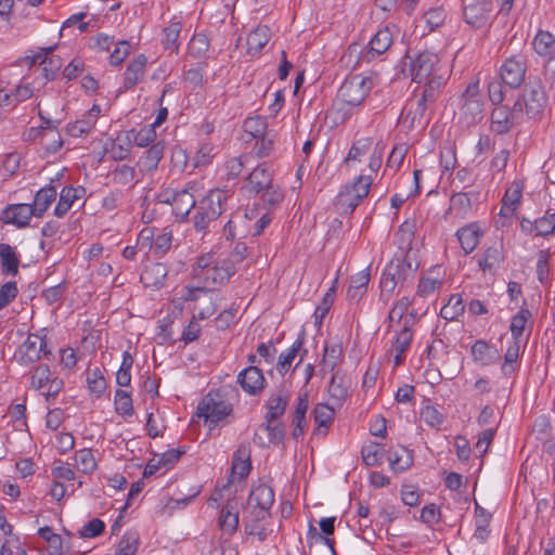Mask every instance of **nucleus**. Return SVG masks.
<instances>
[{
  "label": "nucleus",
  "mask_w": 555,
  "mask_h": 555,
  "mask_svg": "<svg viewBox=\"0 0 555 555\" xmlns=\"http://www.w3.org/2000/svg\"><path fill=\"white\" fill-rule=\"evenodd\" d=\"M270 39V29L268 26L260 25L250 31L247 36V52L250 55L258 54Z\"/></svg>",
  "instance_id": "nucleus-28"
},
{
  "label": "nucleus",
  "mask_w": 555,
  "mask_h": 555,
  "mask_svg": "<svg viewBox=\"0 0 555 555\" xmlns=\"http://www.w3.org/2000/svg\"><path fill=\"white\" fill-rule=\"evenodd\" d=\"M78 192H86V190L82 186H64L61 190L59 203L54 209V215L57 218H62L67 214L74 202L79 198Z\"/></svg>",
  "instance_id": "nucleus-29"
},
{
  "label": "nucleus",
  "mask_w": 555,
  "mask_h": 555,
  "mask_svg": "<svg viewBox=\"0 0 555 555\" xmlns=\"http://www.w3.org/2000/svg\"><path fill=\"white\" fill-rule=\"evenodd\" d=\"M465 310L462 296L459 294L451 295L447 305L440 310V317L447 321H453Z\"/></svg>",
  "instance_id": "nucleus-44"
},
{
  "label": "nucleus",
  "mask_w": 555,
  "mask_h": 555,
  "mask_svg": "<svg viewBox=\"0 0 555 555\" xmlns=\"http://www.w3.org/2000/svg\"><path fill=\"white\" fill-rule=\"evenodd\" d=\"M550 251L548 249H542L539 251L537 261V278L541 284L548 282L550 275Z\"/></svg>",
  "instance_id": "nucleus-62"
},
{
  "label": "nucleus",
  "mask_w": 555,
  "mask_h": 555,
  "mask_svg": "<svg viewBox=\"0 0 555 555\" xmlns=\"http://www.w3.org/2000/svg\"><path fill=\"white\" fill-rule=\"evenodd\" d=\"M349 387L350 382L346 378V376L337 372L332 376L328 386L330 396L339 401L345 400L348 396Z\"/></svg>",
  "instance_id": "nucleus-43"
},
{
  "label": "nucleus",
  "mask_w": 555,
  "mask_h": 555,
  "mask_svg": "<svg viewBox=\"0 0 555 555\" xmlns=\"http://www.w3.org/2000/svg\"><path fill=\"white\" fill-rule=\"evenodd\" d=\"M259 194L263 205L268 209L278 207L284 199V194L281 188L278 184H274L273 181L261 190Z\"/></svg>",
  "instance_id": "nucleus-47"
},
{
  "label": "nucleus",
  "mask_w": 555,
  "mask_h": 555,
  "mask_svg": "<svg viewBox=\"0 0 555 555\" xmlns=\"http://www.w3.org/2000/svg\"><path fill=\"white\" fill-rule=\"evenodd\" d=\"M529 318H531V312L525 307H521L520 310L512 318L509 330L514 340H520Z\"/></svg>",
  "instance_id": "nucleus-54"
},
{
  "label": "nucleus",
  "mask_w": 555,
  "mask_h": 555,
  "mask_svg": "<svg viewBox=\"0 0 555 555\" xmlns=\"http://www.w3.org/2000/svg\"><path fill=\"white\" fill-rule=\"evenodd\" d=\"M234 392V388L223 386L209 390L199 401L196 414L204 418L209 430L231 423L229 417L233 415V403L229 401V397Z\"/></svg>",
  "instance_id": "nucleus-2"
},
{
  "label": "nucleus",
  "mask_w": 555,
  "mask_h": 555,
  "mask_svg": "<svg viewBox=\"0 0 555 555\" xmlns=\"http://www.w3.org/2000/svg\"><path fill=\"white\" fill-rule=\"evenodd\" d=\"M472 354L482 365L494 363L499 358L496 349L491 348L485 340H477L472 347Z\"/></svg>",
  "instance_id": "nucleus-34"
},
{
  "label": "nucleus",
  "mask_w": 555,
  "mask_h": 555,
  "mask_svg": "<svg viewBox=\"0 0 555 555\" xmlns=\"http://www.w3.org/2000/svg\"><path fill=\"white\" fill-rule=\"evenodd\" d=\"M493 8V0H476L463 9V18L466 24L475 29L485 27Z\"/></svg>",
  "instance_id": "nucleus-10"
},
{
  "label": "nucleus",
  "mask_w": 555,
  "mask_h": 555,
  "mask_svg": "<svg viewBox=\"0 0 555 555\" xmlns=\"http://www.w3.org/2000/svg\"><path fill=\"white\" fill-rule=\"evenodd\" d=\"M140 535L135 530H127L122 535L115 555H134L138 551Z\"/></svg>",
  "instance_id": "nucleus-45"
},
{
  "label": "nucleus",
  "mask_w": 555,
  "mask_h": 555,
  "mask_svg": "<svg viewBox=\"0 0 555 555\" xmlns=\"http://www.w3.org/2000/svg\"><path fill=\"white\" fill-rule=\"evenodd\" d=\"M165 142L158 141L152 144L146 151H144L143 155L139 158L137 165L140 171H153L158 167L160 159L164 156Z\"/></svg>",
  "instance_id": "nucleus-22"
},
{
  "label": "nucleus",
  "mask_w": 555,
  "mask_h": 555,
  "mask_svg": "<svg viewBox=\"0 0 555 555\" xmlns=\"http://www.w3.org/2000/svg\"><path fill=\"white\" fill-rule=\"evenodd\" d=\"M267 129V121L260 116L248 117L244 121V130L251 134L253 138L258 139L261 137Z\"/></svg>",
  "instance_id": "nucleus-64"
},
{
  "label": "nucleus",
  "mask_w": 555,
  "mask_h": 555,
  "mask_svg": "<svg viewBox=\"0 0 555 555\" xmlns=\"http://www.w3.org/2000/svg\"><path fill=\"white\" fill-rule=\"evenodd\" d=\"M409 60V72L413 81L422 82L430 80L434 76H444L440 73L439 57L436 53L423 51L412 56L406 52L403 57V64L406 65Z\"/></svg>",
  "instance_id": "nucleus-5"
},
{
  "label": "nucleus",
  "mask_w": 555,
  "mask_h": 555,
  "mask_svg": "<svg viewBox=\"0 0 555 555\" xmlns=\"http://www.w3.org/2000/svg\"><path fill=\"white\" fill-rule=\"evenodd\" d=\"M182 29V24L180 22H171L167 27L164 28V38L162 40V44L165 50H169L178 54L179 44L178 39Z\"/></svg>",
  "instance_id": "nucleus-40"
},
{
  "label": "nucleus",
  "mask_w": 555,
  "mask_h": 555,
  "mask_svg": "<svg viewBox=\"0 0 555 555\" xmlns=\"http://www.w3.org/2000/svg\"><path fill=\"white\" fill-rule=\"evenodd\" d=\"M146 62L145 55L140 54L128 64L124 74V88L126 90L132 89L142 79Z\"/></svg>",
  "instance_id": "nucleus-24"
},
{
  "label": "nucleus",
  "mask_w": 555,
  "mask_h": 555,
  "mask_svg": "<svg viewBox=\"0 0 555 555\" xmlns=\"http://www.w3.org/2000/svg\"><path fill=\"white\" fill-rule=\"evenodd\" d=\"M168 274V270L164 263L156 262L144 269L141 273V282L145 284V286L153 287H162L164 285L165 279Z\"/></svg>",
  "instance_id": "nucleus-27"
},
{
  "label": "nucleus",
  "mask_w": 555,
  "mask_h": 555,
  "mask_svg": "<svg viewBox=\"0 0 555 555\" xmlns=\"http://www.w3.org/2000/svg\"><path fill=\"white\" fill-rule=\"evenodd\" d=\"M55 48L56 44H53L48 48H40L34 56L29 57L30 65H34L37 62H39V65L41 66L42 70V76L46 78L47 81L54 80L62 66V60L60 56H49V54L53 52Z\"/></svg>",
  "instance_id": "nucleus-12"
},
{
  "label": "nucleus",
  "mask_w": 555,
  "mask_h": 555,
  "mask_svg": "<svg viewBox=\"0 0 555 555\" xmlns=\"http://www.w3.org/2000/svg\"><path fill=\"white\" fill-rule=\"evenodd\" d=\"M88 389L91 395L100 398L106 389V379L100 369L88 371L87 373Z\"/></svg>",
  "instance_id": "nucleus-50"
},
{
  "label": "nucleus",
  "mask_w": 555,
  "mask_h": 555,
  "mask_svg": "<svg viewBox=\"0 0 555 555\" xmlns=\"http://www.w3.org/2000/svg\"><path fill=\"white\" fill-rule=\"evenodd\" d=\"M384 449L379 443H371L362 448L361 455L366 466H375L379 464L382 452Z\"/></svg>",
  "instance_id": "nucleus-61"
},
{
  "label": "nucleus",
  "mask_w": 555,
  "mask_h": 555,
  "mask_svg": "<svg viewBox=\"0 0 555 555\" xmlns=\"http://www.w3.org/2000/svg\"><path fill=\"white\" fill-rule=\"evenodd\" d=\"M288 399L289 395L284 388H279L275 393H271L266 402L268 412L264 415V421H280L281 416L285 413Z\"/></svg>",
  "instance_id": "nucleus-19"
},
{
  "label": "nucleus",
  "mask_w": 555,
  "mask_h": 555,
  "mask_svg": "<svg viewBox=\"0 0 555 555\" xmlns=\"http://www.w3.org/2000/svg\"><path fill=\"white\" fill-rule=\"evenodd\" d=\"M259 430L267 433L268 443L281 444L285 439V427L280 421H266L259 425Z\"/></svg>",
  "instance_id": "nucleus-46"
},
{
  "label": "nucleus",
  "mask_w": 555,
  "mask_h": 555,
  "mask_svg": "<svg viewBox=\"0 0 555 555\" xmlns=\"http://www.w3.org/2000/svg\"><path fill=\"white\" fill-rule=\"evenodd\" d=\"M248 503L257 508L254 514L255 520H263L274 503L273 489L267 485L255 487L249 494Z\"/></svg>",
  "instance_id": "nucleus-11"
},
{
  "label": "nucleus",
  "mask_w": 555,
  "mask_h": 555,
  "mask_svg": "<svg viewBox=\"0 0 555 555\" xmlns=\"http://www.w3.org/2000/svg\"><path fill=\"white\" fill-rule=\"evenodd\" d=\"M548 87L544 77L530 75L516 102L521 103L522 112L531 119H540L548 105Z\"/></svg>",
  "instance_id": "nucleus-3"
},
{
  "label": "nucleus",
  "mask_w": 555,
  "mask_h": 555,
  "mask_svg": "<svg viewBox=\"0 0 555 555\" xmlns=\"http://www.w3.org/2000/svg\"><path fill=\"white\" fill-rule=\"evenodd\" d=\"M555 232V210L547 209L545 214L535 219V236L547 237Z\"/></svg>",
  "instance_id": "nucleus-49"
},
{
  "label": "nucleus",
  "mask_w": 555,
  "mask_h": 555,
  "mask_svg": "<svg viewBox=\"0 0 555 555\" xmlns=\"http://www.w3.org/2000/svg\"><path fill=\"white\" fill-rule=\"evenodd\" d=\"M369 282L370 273L366 270L353 275L347 291L348 298L358 301L366 293Z\"/></svg>",
  "instance_id": "nucleus-36"
},
{
  "label": "nucleus",
  "mask_w": 555,
  "mask_h": 555,
  "mask_svg": "<svg viewBox=\"0 0 555 555\" xmlns=\"http://www.w3.org/2000/svg\"><path fill=\"white\" fill-rule=\"evenodd\" d=\"M33 216L35 217V214L30 204H11L2 210L0 220L7 224L25 228Z\"/></svg>",
  "instance_id": "nucleus-14"
},
{
  "label": "nucleus",
  "mask_w": 555,
  "mask_h": 555,
  "mask_svg": "<svg viewBox=\"0 0 555 555\" xmlns=\"http://www.w3.org/2000/svg\"><path fill=\"white\" fill-rule=\"evenodd\" d=\"M393 33L391 27L379 29L371 39L369 50L362 54V60L371 62L374 57L384 54L391 46Z\"/></svg>",
  "instance_id": "nucleus-15"
},
{
  "label": "nucleus",
  "mask_w": 555,
  "mask_h": 555,
  "mask_svg": "<svg viewBox=\"0 0 555 555\" xmlns=\"http://www.w3.org/2000/svg\"><path fill=\"white\" fill-rule=\"evenodd\" d=\"M343 357L341 343L325 344L322 357V371L333 372L337 366L338 360Z\"/></svg>",
  "instance_id": "nucleus-39"
},
{
  "label": "nucleus",
  "mask_w": 555,
  "mask_h": 555,
  "mask_svg": "<svg viewBox=\"0 0 555 555\" xmlns=\"http://www.w3.org/2000/svg\"><path fill=\"white\" fill-rule=\"evenodd\" d=\"M31 132H35V135H40V144L48 154H55L63 145V140L57 129H50L49 131L30 129Z\"/></svg>",
  "instance_id": "nucleus-31"
},
{
  "label": "nucleus",
  "mask_w": 555,
  "mask_h": 555,
  "mask_svg": "<svg viewBox=\"0 0 555 555\" xmlns=\"http://www.w3.org/2000/svg\"><path fill=\"white\" fill-rule=\"evenodd\" d=\"M555 42L554 36L546 30L540 29L532 40V47L534 52L540 56L554 55L555 53H551L550 49L553 47Z\"/></svg>",
  "instance_id": "nucleus-41"
},
{
  "label": "nucleus",
  "mask_w": 555,
  "mask_h": 555,
  "mask_svg": "<svg viewBox=\"0 0 555 555\" xmlns=\"http://www.w3.org/2000/svg\"><path fill=\"white\" fill-rule=\"evenodd\" d=\"M305 343V333L301 332L297 339L294 341L291 348L287 349L286 352H282L279 357L276 363V370L281 375H284L288 372L294 359L301 350Z\"/></svg>",
  "instance_id": "nucleus-30"
},
{
  "label": "nucleus",
  "mask_w": 555,
  "mask_h": 555,
  "mask_svg": "<svg viewBox=\"0 0 555 555\" xmlns=\"http://www.w3.org/2000/svg\"><path fill=\"white\" fill-rule=\"evenodd\" d=\"M420 416L425 424L437 430L440 429L444 422V416L438 411V409L430 404H425L422 406Z\"/></svg>",
  "instance_id": "nucleus-56"
},
{
  "label": "nucleus",
  "mask_w": 555,
  "mask_h": 555,
  "mask_svg": "<svg viewBox=\"0 0 555 555\" xmlns=\"http://www.w3.org/2000/svg\"><path fill=\"white\" fill-rule=\"evenodd\" d=\"M413 333L408 323L404 324L403 328L396 335L391 349L398 353H404L411 345Z\"/></svg>",
  "instance_id": "nucleus-59"
},
{
  "label": "nucleus",
  "mask_w": 555,
  "mask_h": 555,
  "mask_svg": "<svg viewBox=\"0 0 555 555\" xmlns=\"http://www.w3.org/2000/svg\"><path fill=\"white\" fill-rule=\"evenodd\" d=\"M47 336L38 334H29L25 341L17 348L15 358L20 364L29 365L41 359L48 357L51 351L47 348Z\"/></svg>",
  "instance_id": "nucleus-9"
},
{
  "label": "nucleus",
  "mask_w": 555,
  "mask_h": 555,
  "mask_svg": "<svg viewBox=\"0 0 555 555\" xmlns=\"http://www.w3.org/2000/svg\"><path fill=\"white\" fill-rule=\"evenodd\" d=\"M434 109V105L429 102H424L421 96L416 103L412 113V124H417L420 126H425L428 124L430 119V114Z\"/></svg>",
  "instance_id": "nucleus-55"
},
{
  "label": "nucleus",
  "mask_w": 555,
  "mask_h": 555,
  "mask_svg": "<svg viewBox=\"0 0 555 555\" xmlns=\"http://www.w3.org/2000/svg\"><path fill=\"white\" fill-rule=\"evenodd\" d=\"M372 184V177L370 175H360L351 185L346 188L353 194L358 195V198H365L370 192Z\"/></svg>",
  "instance_id": "nucleus-63"
},
{
  "label": "nucleus",
  "mask_w": 555,
  "mask_h": 555,
  "mask_svg": "<svg viewBox=\"0 0 555 555\" xmlns=\"http://www.w3.org/2000/svg\"><path fill=\"white\" fill-rule=\"evenodd\" d=\"M131 138L126 134L124 138L117 137L111 142V146L106 147V152L114 160L126 159L131 152Z\"/></svg>",
  "instance_id": "nucleus-38"
},
{
  "label": "nucleus",
  "mask_w": 555,
  "mask_h": 555,
  "mask_svg": "<svg viewBox=\"0 0 555 555\" xmlns=\"http://www.w3.org/2000/svg\"><path fill=\"white\" fill-rule=\"evenodd\" d=\"M418 261L412 248H400L392 259L386 264L380 278L382 296L387 299L392 296L396 287H403L405 283L413 281Z\"/></svg>",
  "instance_id": "nucleus-1"
},
{
  "label": "nucleus",
  "mask_w": 555,
  "mask_h": 555,
  "mask_svg": "<svg viewBox=\"0 0 555 555\" xmlns=\"http://www.w3.org/2000/svg\"><path fill=\"white\" fill-rule=\"evenodd\" d=\"M228 193L224 190L215 189L197 202L193 225L197 232H205L212 221H216L225 210Z\"/></svg>",
  "instance_id": "nucleus-4"
},
{
  "label": "nucleus",
  "mask_w": 555,
  "mask_h": 555,
  "mask_svg": "<svg viewBox=\"0 0 555 555\" xmlns=\"http://www.w3.org/2000/svg\"><path fill=\"white\" fill-rule=\"evenodd\" d=\"M479 194L477 192H459L451 196L450 207L456 210V212L465 217L473 207V201L478 199Z\"/></svg>",
  "instance_id": "nucleus-32"
},
{
  "label": "nucleus",
  "mask_w": 555,
  "mask_h": 555,
  "mask_svg": "<svg viewBox=\"0 0 555 555\" xmlns=\"http://www.w3.org/2000/svg\"><path fill=\"white\" fill-rule=\"evenodd\" d=\"M196 204L197 202L189 188L179 190L172 206V212L177 220L180 222L186 221L189 214L195 208Z\"/></svg>",
  "instance_id": "nucleus-20"
},
{
  "label": "nucleus",
  "mask_w": 555,
  "mask_h": 555,
  "mask_svg": "<svg viewBox=\"0 0 555 555\" xmlns=\"http://www.w3.org/2000/svg\"><path fill=\"white\" fill-rule=\"evenodd\" d=\"M57 195L56 189L49 184L37 191L31 209L34 210L35 217L41 218L48 210L50 205L55 201Z\"/></svg>",
  "instance_id": "nucleus-25"
},
{
  "label": "nucleus",
  "mask_w": 555,
  "mask_h": 555,
  "mask_svg": "<svg viewBox=\"0 0 555 555\" xmlns=\"http://www.w3.org/2000/svg\"><path fill=\"white\" fill-rule=\"evenodd\" d=\"M524 116L520 102H514L513 106L498 105L491 112V130L503 135L511 132Z\"/></svg>",
  "instance_id": "nucleus-8"
},
{
  "label": "nucleus",
  "mask_w": 555,
  "mask_h": 555,
  "mask_svg": "<svg viewBox=\"0 0 555 555\" xmlns=\"http://www.w3.org/2000/svg\"><path fill=\"white\" fill-rule=\"evenodd\" d=\"M238 521L237 502L235 499L228 500L220 511L218 521L219 528L228 535H232L237 530Z\"/></svg>",
  "instance_id": "nucleus-18"
},
{
  "label": "nucleus",
  "mask_w": 555,
  "mask_h": 555,
  "mask_svg": "<svg viewBox=\"0 0 555 555\" xmlns=\"http://www.w3.org/2000/svg\"><path fill=\"white\" fill-rule=\"evenodd\" d=\"M388 460L390 467L395 473H402L413 464V456L404 447H401L400 450L393 451Z\"/></svg>",
  "instance_id": "nucleus-42"
},
{
  "label": "nucleus",
  "mask_w": 555,
  "mask_h": 555,
  "mask_svg": "<svg viewBox=\"0 0 555 555\" xmlns=\"http://www.w3.org/2000/svg\"><path fill=\"white\" fill-rule=\"evenodd\" d=\"M20 256L10 244H0V266L4 275L15 276L18 273Z\"/></svg>",
  "instance_id": "nucleus-23"
},
{
  "label": "nucleus",
  "mask_w": 555,
  "mask_h": 555,
  "mask_svg": "<svg viewBox=\"0 0 555 555\" xmlns=\"http://www.w3.org/2000/svg\"><path fill=\"white\" fill-rule=\"evenodd\" d=\"M528 72L527 56L518 53L506 57L500 68L499 76L505 87L512 90H518L525 85Z\"/></svg>",
  "instance_id": "nucleus-7"
},
{
  "label": "nucleus",
  "mask_w": 555,
  "mask_h": 555,
  "mask_svg": "<svg viewBox=\"0 0 555 555\" xmlns=\"http://www.w3.org/2000/svg\"><path fill=\"white\" fill-rule=\"evenodd\" d=\"M115 410L119 415L125 417L133 414L132 398L129 392L117 389L115 392Z\"/></svg>",
  "instance_id": "nucleus-57"
},
{
  "label": "nucleus",
  "mask_w": 555,
  "mask_h": 555,
  "mask_svg": "<svg viewBox=\"0 0 555 555\" xmlns=\"http://www.w3.org/2000/svg\"><path fill=\"white\" fill-rule=\"evenodd\" d=\"M246 181L248 192L257 195L273 181V177L266 167L259 165L247 176Z\"/></svg>",
  "instance_id": "nucleus-26"
},
{
  "label": "nucleus",
  "mask_w": 555,
  "mask_h": 555,
  "mask_svg": "<svg viewBox=\"0 0 555 555\" xmlns=\"http://www.w3.org/2000/svg\"><path fill=\"white\" fill-rule=\"evenodd\" d=\"M314 422L318 425L315 433H321V427L327 428L334 420V410L327 404H318L314 410Z\"/></svg>",
  "instance_id": "nucleus-58"
},
{
  "label": "nucleus",
  "mask_w": 555,
  "mask_h": 555,
  "mask_svg": "<svg viewBox=\"0 0 555 555\" xmlns=\"http://www.w3.org/2000/svg\"><path fill=\"white\" fill-rule=\"evenodd\" d=\"M139 241L142 245L145 243L150 244V247L156 257H163L171 247L172 234L171 232H164L154 236L152 230L144 229L139 234Z\"/></svg>",
  "instance_id": "nucleus-16"
},
{
  "label": "nucleus",
  "mask_w": 555,
  "mask_h": 555,
  "mask_svg": "<svg viewBox=\"0 0 555 555\" xmlns=\"http://www.w3.org/2000/svg\"><path fill=\"white\" fill-rule=\"evenodd\" d=\"M447 78L444 76H434L430 80H425L421 96L424 102H429L435 105L437 102L442 87L446 85Z\"/></svg>",
  "instance_id": "nucleus-37"
},
{
  "label": "nucleus",
  "mask_w": 555,
  "mask_h": 555,
  "mask_svg": "<svg viewBox=\"0 0 555 555\" xmlns=\"http://www.w3.org/2000/svg\"><path fill=\"white\" fill-rule=\"evenodd\" d=\"M75 464L83 474H91L96 469V462L90 449H81L75 453Z\"/></svg>",
  "instance_id": "nucleus-48"
},
{
  "label": "nucleus",
  "mask_w": 555,
  "mask_h": 555,
  "mask_svg": "<svg viewBox=\"0 0 555 555\" xmlns=\"http://www.w3.org/2000/svg\"><path fill=\"white\" fill-rule=\"evenodd\" d=\"M373 140L371 138H361L353 142L351 145L348 155L345 159L346 164H349L353 160H361V156L371 153L373 150Z\"/></svg>",
  "instance_id": "nucleus-52"
},
{
  "label": "nucleus",
  "mask_w": 555,
  "mask_h": 555,
  "mask_svg": "<svg viewBox=\"0 0 555 555\" xmlns=\"http://www.w3.org/2000/svg\"><path fill=\"white\" fill-rule=\"evenodd\" d=\"M235 270L233 264L224 263L221 266H214L208 271H205L206 284H224L234 274Z\"/></svg>",
  "instance_id": "nucleus-35"
},
{
  "label": "nucleus",
  "mask_w": 555,
  "mask_h": 555,
  "mask_svg": "<svg viewBox=\"0 0 555 555\" xmlns=\"http://www.w3.org/2000/svg\"><path fill=\"white\" fill-rule=\"evenodd\" d=\"M373 88L370 77L352 75L347 77L338 89L337 98L344 104L356 107L363 103Z\"/></svg>",
  "instance_id": "nucleus-6"
},
{
  "label": "nucleus",
  "mask_w": 555,
  "mask_h": 555,
  "mask_svg": "<svg viewBox=\"0 0 555 555\" xmlns=\"http://www.w3.org/2000/svg\"><path fill=\"white\" fill-rule=\"evenodd\" d=\"M481 235L480 228L475 222L456 231V237L465 255L470 254L477 247Z\"/></svg>",
  "instance_id": "nucleus-21"
},
{
  "label": "nucleus",
  "mask_w": 555,
  "mask_h": 555,
  "mask_svg": "<svg viewBox=\"0 0 555 555\" xmlns=\"http://www.w3.org/2000/svg\"><path fill=\"white\" fill-rule=\"evenodd\" d=\"M237 383L245 392L256 396L263 390L267 382L259 367L249 365L238 373Z\"/></svg>",
  "instance_id": "nucleus-13"
},
{
  "label": "nucleus",
  "mask_w": 555,
  "mask_h": 555,
  "mask_svg": "<svg viewBox=\"0 0 555 555\" xmlns=\"http://www.w3.org/2000/svg\"><path fill=\"white\" fill-rule=\"evenodd\" d=\"M126 134H129L131 138V142L133 141L134 144L140 147H146L151 143L154 144V141L156 140V131L152 125L145 126L141 128L139 131L132 129Z\"/></svg>",
  "instance_id": "nucleus-51"
},
{
  "label": "nucleus",
  "mask_w": 555,
  "mask_h": 555,
  "mask_svg": "<svg viewBox=\"0 0 555 555\" xmlns=\"http://www.w3.org/2000/svg\"><path fill=\"white\" fill-rule=\"evenodd\" d=\"M251 469L250 450L247 446L241 444L233 454L231 475L229 483L237 480L245 479Z\"/></svg>",
  "instance_id": "nucleus-17"
},
{
  "label": "nucleus",
  "mask_w": 555,
  "mask_h": 555,
  "mask_svg": "<svg viewBox=\"0 0 555 555\" xmlns=\"http://www.w3.org/2000/svg\"><path fill=\"white\" fill-rule=\"evenodd\" d=\"M463 101L464 102L460 108V114L464 117L468 125L477 122L482 115V101L479 98L472 96Z\"/></svg>",
  "instance_id": "nucleus-33"
},
{
  "label": "nucleus",
  "mask_w": 555,
  "mask_h": 555,
  "mask_svg": "<svg viewBox=\"0 0 555 555\" xmlns=\"http://www.w3.org/2000/svg\"><path fill=\"white\" fill-rule=\"evenodd\" d=\"M520 352V340H514L508 346L505 354H504V363L501 367L502 373L507 376L515 372V363L519 358Z\"/></svg>",
  "instance_id": "nucleus-53"
},
{
  "label": "nucleus",
  "mask_w": 555,
  "mask_h": 555,
  "mask_svg": "<svg viewBox=\"0 0 555 555\" xmlns=\"http://www.w3.org/2000/svg\"><path fill=\"white\" fill-rule=\"evenodd\" d=\"M209 49V40L205 34H196L189 43V53L193 57H202Z\"/></svg>",
  "instance_id": "nucleus-60"
}]
</instances>
